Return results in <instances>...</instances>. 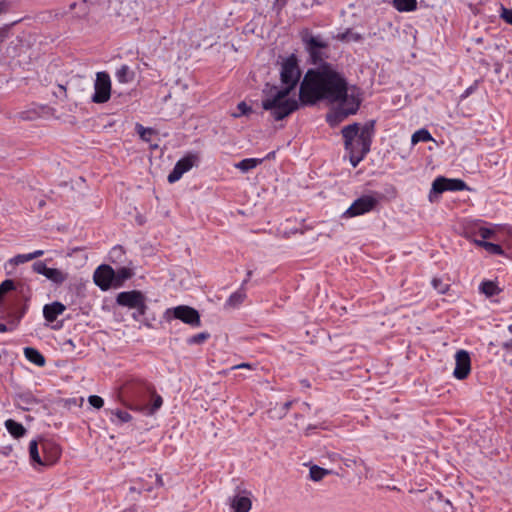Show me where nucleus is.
Here are the masks:
<instances>
[{
  "label": "nucleus",
  "mask_w": 512,
  "mask_h": 512,
  "mask_svg": "<svg viewBox=\"0 0 512 512\" xmlns=\"http://www.w3.org/2000/svg\"><path fill=\"white\" fill-rule=\"evenodd\" d=\"M299 97L303 104H315L320 100L338 103L334 114L328 116L331 124L355 114L361 103L359 89L349 87L344 76L328 64L306 73L300 85Z\"/></svg>",
  "instance_id": "1"
},
{
  "label": "nucleus",
  "mask_w": 512,
  "mask_h": 512,
  "mask_svg": "<svg viewBox=\"0 0 512 512\" xmlns=\"http://www.w3.org/2000/svg\"><path fill=\"white\" fill-rule=\"evenodd\" d=\"M280 76L285 87L275 88V93L262 101V108L269 111L276 121L284 119L298 108V102L288 97L301 76L295 55L292 54L283 61Z\"/></svg>",
  "instance_id": "2"
},
{
  "label": "nucleus",
  "mask_w": 512,
  "mask_h": 512,
  "mask_svg": "<svg viewBox=\"0 0 512 512\" xmlns=\"http://www.w3.org/2000/svg\"><path fill=\"white\" fill-rule=\"evenodd\" d=\"M153 393V385L142 378L131 377L119 389V399L123 405L133 411L145 409V403Z\"/></svg>",
  "instance_id": "3"
},
{
  "label": "nucleus",
  "mask_w": 512,
  "mask_h": 512,
  "mask_svg": "<svg viewBox=\"0 0 512 512\" xmlns=\"http://www.w3.org/2000/svg\"><path fill=\"white\" fill-rule=\"evenodd\" d=\"M346 151H356L368 154L375 133V121L371 120L364 125L353 123L344 126L341 130Z\"/></svg>",
  "instance_id": "4"
},
{
  "label": "nucleus",
  "mask_w": 512,
  "mask_h": 512,
  "mask_svg": "<svg viewBox=\"0 0 512 512\" xmlns=\"http://www.w3.org/2000/svg\"><path fill=\"white\" fill-rule=\"evenodd\" d=\"M303 42L313 64L323 65L322 63L328 57V42L320 36L313 35H305Z\"/></svg>",
  "instance_id": "5"
},
{
  "label": "nucleus",
  "mask_w": 512,
  "mask_h": 512,
  "mask_svg": "<svg viewBox=\"0 0 512 512\" xmlns=\"http://www.w3.org/2000/svg\"><path fill=\"white\" fill-rule=\"evenodd\" d=\"M164 316L167 320L178 319L185 324L192 327H199L201 325L200 314L193 307L187 305H179L173 308H168Z\"/></svg>",
  "instance_id": "6"
},
{
  "label": "nucleus",
  "mask_w": 512,
  "mask_h": 512,
  "mask_svg": "<svg viewBox=\"0 0 512 512\" xmlns=\"http://www.w3.org/2000/svg\"><path fill=\"white\" fill-rule=\"evenodd\" d=\"M95 92L92 96L94 103H105L111 96V80L106 72H98L94 84Z\"/></svg>",
  "instance_id": "7"
},
{
  "label": "nucleus",
  "mask_w": 512,
  "mask_h": 512,
  "mask_svg": "<svg viewBox=\"0 0 512 512\" xmlns=\"http://www.w3.org/2000/svg\"><path fill=\"white\" fill-rule=\"evenodd\" d=\"M466 188L467 185L463 180L438 177L432 183L429 197L431 200L433 194H441L444 191H463Z\"/></svg>",
  "instance_id": "8"
},
{
  "label": "nucleus",
  "mask_w": 512,
  "mask_h": 512,
  "mask_svg": "<svg viewBox=\"0 0 512 512\" xmlns=\"http://www.w3.org/2000/svg\"><path fill=\"white\" fill-rule=\"evenodd\" d=\"M145 301L146 297L138 290L120 292L116 297L118 305L131 309L140 308V313L143 311Z\"/></svg>",
  "instance_id": "9"
},
{
  "label": "nucleus",
  "mask_w": 512,
  "mask_h": 512,
  "mask_svg": "<svg viewBox=\"0 0 512 512\" xmlns=\"http://www.w3.org/2000/svg\"><path fill=\"white\" fill-rule=\"evenodd\" d=\"M378 200L372 195H364L356 199L352 205L346 210L345 215L355 217L365 214L374 209Z\"/></svg>",
  "instance_id": "10"
},
{
  "label": "nucleus",
  "mask_w": 512,
  "mask_h": 512,
  "mask_svg": "<svg viewBox=\"0 0 512 512\" xmlns=\"http://www.w3.org/2000/svg\"><path fill=\"white\" fill-rule=\"evenodd\" d=\"M115 278V271L109 265H100L93 275L95 284L102 290H108L112 285L115 286Z\"/></svg>",
  "instance_id": "11"
},
{
  "label": "nucleus",
  "mask_w": 512,
  "mask_h": 512,
  "mask_svg": "<svg viewBox=\"0 0 512 512\" xmlns=\"http://www.w3.org/2000/svg\"><path fill=\"white\" fill-rule=\"evenodd\" d=\"M455 369L453 376L458 380L468 377L471 371V359L466 350H458L455 354Z\"/></svg>",
  "instance_id": "12"
},
{
  "label": "nucleus",
  "mask_w": 512,
  "mask_h": 512,
  "mask_svg": "<svg viewBox=\"0 0 512 512\" xmlns=\"http://www.w3.org/2000/svg\"><path fill=\"white\" fill-rule=\"evenodd\" d=\"M197 157L194 155H188L177 161L173 170L168 175V182L174 183L178 181L184 173L189 171L193 166Z\"/></svg>",
  "instance_id": "13"
},
{
  "label": "nucleus",
  "mask_w": 512,
  "mask_h": 512,
  "mask_svg": "<svg viewBox=\"0 0 512 512\" xmlns=\"http://www.w3.org/2000/svg\"><path fill=\"white\" fill-rule=\"evenodd\" d=\"M40 447L43 454V466H51L59 459L61 448L53 441L42 440Z\"/></svg>",
  "instance_id": "14"
},
{
  "label": "nucleus",
  "mask_w": 512,
  "mask_h": 512,
  "mask_svg": "<svg viewBox=\"0 0 512 512\" xmlns=\"http://www.w3.org/2000/svg\"><path fill=\"white\" fill-rule=\"evenodd\" d=\"M427 507L432 512H454L451 502L444 499L439 493H434L429 497Z\"/></svg>",
  "instance_id": "15"
},
{
  "label": "nucleus",
  "mask_w": 512,
  "mask_h": 512,
  "mask_svg": "<svg viewBox=\"0 0 512 512\" xmlns=\"http://www.w3.org/2000/svg\"><path fill=\"white\" fill-rule=\"evenodd\" d=\"M233 512H249L252 507L251 499L242 494H236L230 500Z\"/></svg>",
  "instance_id": "16"
},
{
  "label": "nucleus",
  "mask_w": 512,
  "mask_h": 512,
  "mask_svg": "<svg viewBox=\"0 0 512 512\" xmlns=\"http://www.w3.org/2000/svg\"><path fill=\"white\" fill-rule=\"evenodd\" d=\"M65 309V305L57 301L51 304H46L43 308L44 318L48 322H53L59 315H61L65 311Z\"/></svg>",
  "instance_id": "17"
},
{
  "label": "nucleus",
  "mask_w": 512,
  "mask_h": 512,
  "mask_svg": "<svg viewBox=\"0 0 512 512\" xmlns=\"http://www.w3.org/2000/svg\"><path fill=\"white\" fill-rule=\"evenodd\" d=\"M105 413L110 415V421L115 425L128 423L132 420L130 413L120 409H105Z\"/></svg>",
  "instance_id": "18"
},
{
  "label": "nucleus",
  "mask_w": 512,
  "mask_h": 512,
  "mask_svg": "<svg viewBox=\"0 0 512 512\" xmlns=\"http://www.w3.org/2000/svg\"><path fill=\"white\" fill-rule=\"evenodd\" d=\"M150 397L152 398V404L149 405L146 401L145 409L140 410L139 412L144 413L145 415H153L163 404V399L160 395H158L153 388V393H150Z\"/></svg>",
  "instance_id": "19"
},
{
  "label": "nucleus",
  "mask_w": 512,
  "mask_h": 512,
  "mask_svg": "<svg viewBox=\"0 0 512 512\" xmlns=\"http://www.w3.org/2000/svg\"><path fill=\"white\" fill-rule=\"evenodd\" d=\"M24 355L31 363L43 367L46 363L44 356L35 348L26 347L24 348Z\"/></svg>",
  "instance_id": "20"
},
{
  "label": "nucleus",
  "mask_w": 512,
  "mask_h": 512,
  "mask_svg": "<svg viewBox=\"0 0 512 512\" xmlns=\"http://www.w3.org/2000/svg\"><path fill=\"white\" fill-rule=\"evenodd\" d=\"M45 277L56 285H62L68 279V273L57 268H49Z\"/></svg>",
  "instance_id": "21"
},
{
  "label": "nucleus",
  "mask_w": 512,
  "mask_h": 512,
  "mask_svg": "<svg viewBox=\"0 0 512 512\" xmlns=\"http://www.w3.org/2000/svg\"><path fill=\"white\" fill-rule=\"evenodd\" d=\"M116 79L120 83H130L134 80L135 73L128 65H122L115 73Z\"/></svg>",
  "instance_id": "22"
},
{
  "label": "nucleus",
  "mask_w": 512,
  "mask_h": 512,
  "mask_svg": "<svg viewBox=\"0 0 512 512\" xmlns=\"http://www.w3.org/2000/svg\"><path fill=\"white\" fill-rule=\"evenodd\" d=\"M246 298V292L244 288H240L238 291L230 295L225 303V307L235 308L244 302Z\"/></svg>",
  "instance_id": "23"
},
{
  "label": "nucleus",
  "mask_w": 512,
  "mask_h": 512,
  "mask_svg": "<svg viewBox=\"0 0 512 512\" xmlns=\"http://www.w3.org/2000/svg\"><path fill=\"white\" fill-rule=\"evenodd\" d=\"M5 426H6L7 430L9 431V433L16 438L22 437L26 432V430L22 424L14 421L12 419L7 420L5 422Z\"/></svg>",
  "instance_id": "24"
},
{
  "label": "nucleus",
  "mask_w": 512,
  "mask_h": 512,
  "mask_svg": "<svg viewBox=\"0 0 512 512\" xmlns=\"http://www.w3.org/2000/svg\"><path fill=\"white\" fill-rule=\"evenodd\" d=\"M260 163H262V159L257 158H247L235 164V167L242 172H248L251 169L257 167Z\"/></svg>",
  "instance_id": "25"
},
{
  "label": "nucleus",
  "mask_w": 512,
  "mask_h": 512,
  "mask_svg": "<svg viewBox=\"0 0 512 512\" xmlns=\"http://www.w3.org/2000/svg\"><path fill=\"white\" fill-rule=\"evenodd\" d=\"M433 137L427 129H419L413 133L411 137L412 145H416L419 142H429L432 141Z\"/></svg>",
  "instance_id": "26"
},
{
  "label": "nucleus",
  "mask_w": 512,
  "mask_h": 512,
  "mask_svg": "<svg viewBox=\"0 0 512 512\" xmlns=\"http://www.w3.org/2000/svg\"><path fill=\"white\" fill-rule=\"evenodd\" d=\"M29 455L33 463L43 466V456H40L38 443L35 440L29 444Z\"/></svg>",
  "instance_id": "27"
},
{
  "label": "nucleus",
  "mask_w": 512,
  "mask_h": 512,
  "mask_svg": "<svg viewBox=\"0 0 512 512\" xmlns=\"http://www.w3.org/2000/svg\"><path fill=\"white\" fill-rule=\"evenodd\" d=\"M331 471L324 469L322 467H319L317 465H313L310 467L309 476L310 479L313 481H320L322 480L326 475L330 474Z\"/></svg>",
  "instance_id": "28"
},
{
  "label": "nucleus",
  "mask_w": 512,
  "mask_h": 512,
  "mask_svg": "<svg viewBox=\"0 0 512 512\" xmlns=\"http://www.w3.org/2000/svg\"><path fill=\"white\" fill-rule=\"evenodd\" d=\"M416 5V0H394V6L398 11H413Z\"/></svg>",
  "instance_id": "29"
},
{
  "label": "nucleus",
  "mask_w": 512,
  "mask_h": 512,
  "mask_svg": "<svg viewBox=\"0 0 512 512\" xmlns=\"http://www.w3.org/2000/svg\"><path fill=\"white\" fill-rule=\"evenodd\" d=\"M480 290L486 296L491 297L499 293L498 286L492 281H484L480 286Z\"/></svg>",
  "instance_id": "30"
},
{
  "label": "nucleus",
  "mask_w": 512,
  "mask_h": 512,
  "mask_svg": "<svg viewBox=\"0 0 512 512\" xmlns=\"http://www.w3.org/2000/svg\"><path fill=\"white\" fill-rule=\"evenodd\" d=\"M115 274V286H119L124 280H127L132 276V272L128 268H121L117 272H115Z\"/></svg>",
  "instance_id": "31"
},
{
  "label": "nucleus",
  "mask_w": 512,
  "mask_h": 512,
  "mask_svg": "<svg viewBox=\"0 0 512 512\" xmlns=\"http://www.w3.org/2000/svg\"><path fill=\"white\" fill-rule=\"evenodd\" d=\"M210 337V334L207 332H201L196 335H193L187 339V343L189 345H197L202 344Z\"/></svg>",
  "instance_id": "32"
},
{
  "label": "nucleus",
  "mask_w": 512,
  "mask_h": 512,
  "mask_svg": "<svg viewBox=\"0 0 512 512\" xmlns=\"http://www.w3.org/2000/svg\"><path fill=\"white\" fill-rule=\"evenodd\" d=\"M337 39L341 41H354L357 42L361 39V36L358 33H355L351 30H347L345 33H341L337 35Z\"/></svg>",
  "instance_id": "33"
},
{
  "label": "nucleus",
  "mask_w": 512,
  "mask_h": 512,
  "mask_svg": "<svg viewBox=\"0 0 512 512\" xmlns=\"http://www.w3.org/2000/svg\"><path fill=\"white\" fill-rule=\"evenodd\" d=\"M15 289V283L11 279L4 280L0 284V301H2L4 295L8 293L9 291H12Z\"/></svg>",
  "instance_id": "34"
},
{
  "label": "nucleus",
  "mask_w": 512,
  "mask_h": 512,
  "mask_svg": "<svg viewBox=\"0 0 512 512\" xmlns=\"http://www.w3.org/2000/svg\"><path fill=\"white\" fill-rule=\"evenodd\" d=\"M349 154V160L353 167H357L358 164L364 159L367 155L366 153L357 152L356 151H347Z\"/></svg>",
  "instance_id": "35"
},
{
  "label": "nucleus",
  "mask_w": 512,
  "mask_h": 512,
  "mask_svg": "<svg viewBox=\"0 0 512 512\" xmlns=\"http://www.w3.org/2000/svg\"><path fill=\"white\" fill-rule=\"evenodd\" d=\"M482 247L491 254L501 255L503 250L500 245L491 242L483 243Z\"/></svg>",
  "instance_id": "36"
},
{
  "label": "nucleus",
  "mask_w": 512,
  "mask_h": 512,
  "mask_svg": "<svg viewBox=\"0 0 512 512\" xmlns=\"http://www.w3.org/2000/svg\"><path fill=\"white\" fill-rule=\"evenodd\" d=\"M31 256L30 254H19V255H16L15 257H13L12 259L9 260V264L11 265H19V264H23L25 262H28V261H31Z\"/></svg>",
  "instance_id": "37"
},
{
  "label": "nucleus",
  "mask_w": 512,
  "mask_h": 512,
  "mask_svg": "<svg viewBox=\"0 0 512 512\" xmlns=\"http://www.w3.org/2000/svg\"><path fill=\"white\" fill-rule=\"evenodd\" d=\"M238 113H233L232 116L235 118L241 117L243 115H248L252 109L245 102H240L237 105Z\"/></svg>",
  "instance_id": "38"
},
{
  "label": "nucleus",
  "mask_w": 512,
  "mask_h": 512,
  "mask_svg": "<svg viewBox=\"0 0 512 512\" xmlns=\"http://www.w3.org/2000/svg\"><path fill=\"white\" fill-rule=\"evenodd\" d=\"M32 268L34 272L41 274L43 276H46L47 271L49 270V267H47L45 262L43 261L34 262Z\"/></svg>",
  "instance_id": "39"
},
{
  "label": "nucleus",
  "mask_w": 512,
  "mask_h": 512,
  "mask_svg": "<svg viewBox=\"0 0 512 512\" xmlns=\"http://www.w3.org/2000/svg\"><path fill=\"white\" fill-rule=\"evenodd\" d=\"M88 402L91 406H93L96 409H100L104 405V400L100 396H97V395L89 396Z\"/></svg>",
  "instance_id": "40"
},
{
  "label": "nucleus",
  "mask_w": 512,
  "mask_h": 512,
  "mask_svg": "<svg viewBox=\"0 0 512 512\" xmlns=\"http://www.w3.org/2000/svg\"><path fill=\"white\" fill-rule=\"evenodd\" d=\"M137 132L138 134L140 135V137L145 140V141H148L149 138L147 135H151L152 134V129L150 128H144L142 125H137Z\"/></svg>",
  "instance_id": "41"
},
{
  "label": "nucleus",
  "mask_w": 512,
  "mask_h": 512,
  "mask_svg": "<svg viewBox=\"0 0 512 512\" xmlns=\"http://www.w3.org/2000/svg\"><path fill=\"white\" fill-rule=\"evenodd\" d=\"M432 285L440 293H445L447 291V289H448V286L446 284H443L440 279H433L432 280Z\"/></svg>",
  "instance_id": "42"
},
{
  "label": "nucleus",
  "mask_w": 512,
  "mask_h": 512,
  "mask_svg": "<svg viewBox=\"0 0 512 512\" xmlns=\"http://www.w3.org/2000/svg\"><path fill=\"white\" fill-rule=\"evenodd\" d=\"M478 234L481 236L482 239H488L492 237L494 231L486 227H481L479 228Z\"/></svg>",
  "instance_id": "43"
},
{
  "label": "nucleus",
  "mask_w": 512,
  "mask_h": 512,
  "mask_svg": "<svg viewBox=\"0 0 512 512\" xmlns=\"http://www.w3.org/2000/svg\"><path fill=\"white\" fill-rule=\"evenodd\" d=\"M147 305H146V301L144 302V308H143V311L140 313V308H134L135 309V312L132 314V318L136 321H139L140 320V317L145 315L146 311H147Z\"/></svg>",
  "instance_id": "44"
},
{
  "label": "nucleus",
  "mask_w": 512,
  "mask_h": 512,
  "mask_svg": "<svg viewBox=\"0 0 512 512\" xmlns=\"http://www.w3.org/2000/svg\"><path fill=\"white\" fill-rule=\"evenodd\" d=\"M501 16L507 23L512 25V9L503 8Z\"/></svg>",
  "instance_id": "45"
},
{
  "label": "nucleus",
  "mask_w": 512,
  "mask_h": 512,
  "mask_svg": "<svg viewBox=\"0 0 512 512\" xmlns=\"http://www.w3.org/2000/svg\"><path fill=\"white\" fill-rule=\"evenodd\" d=\"M252 365L250 363H241L233 366L231 369H252Z\"/></svg>",
  "instance_id": "46"
},
{
  "label": "nucleus",
  "mask_w": 512,
  "mask_h": 512,
  "mask_svg": "<svg viewBox=\"0 0 512 512\" xmlns=\"http://www.w3.org/2000/svg\"><path fill=\"white\" fill-rule=\"evenodd\" d=\"M29 254L31 256V259L33 260V259L41 257L44 254V251L43 250H36V251L31 252Z\"/></svg>",
  "instance_id": "47"
},
{
  "label": "nucleus",
  "mask_w": 512,
  "mask_h": 512,
  "mask_svg": "<svg viewBox=\"0 0 512 512\" xmlns=\"http://www.w3.org/2000/svg\"><path fill=\"white\" fill-rule=\"evenodd\" d=\"M502 348L507 351H512V339L502 344Z\"/></svg>",
  "instance_id": "48"
},
{
  "label": "nucleus",
  "mask_w": 512,
  "mask_h": 512,
  "mask_svg": "<svg viewBox=\"0 0 512 512\" xmlns=\"http://www.w3.org/2000/svg\"><path fill=\"white\" fill-rule=\"evenodd\" d=\"M291 405H292L291 401L285 402L283 404V411H284V413H286L290 409Z\"/></svg>",
  "instance_id": "49"
},
{
  "label": "nucleus",
  "mask_w": 512,
  "mask_h": 512,
  "mask_svg": "<svg viewBox=\"0 0 512 512\" xmlns=\"http://www.w3.org/2000/svg\"><path fill=\"white\" fill-rule=\"evenodd\" d=\"M155 477H156V484L158 486H163V479H162L161 475L156 474Z\"/></svg>",
  "instance_id": "50"
},
{
  "label": "nucleus",
  "mask_w": 512,
  "mask_h": 512,
  "mask_svg": "<svg viewBox=\"0 0 512 512\" xmlns=\"http://www.w3.org/2000/svg\"><path fill=\"white\" fill-rule=\"evenodd\" d=\"M21 118L24 120H33L34 117L30 116L28 113H21Z\"/></svg>",
  "instance_id": "51"
},
{
  "label": "nucleus",
  "mask_w": 512,
  "mask_h": 512,
  "mask_svg": "<svg viewBox=\"0 0 512 512\" xmlns=\"http://www.w3.org/2000/svg\"><path fill=\"white\" fill-rule=\"evenodd\" d=\"M252 272L251 271H248L247 272V276H246V279L243 281L242 285H241V288H244V285L248 282L250 276H251Z\"/></svg>",
  "instance_id": "52"
},
{
  "label": "nucleus",
  "mask_w": 512,
  "mask_h": 512,
  "mask_svg": "<svg viewBox=\"0 0 512 512\" xmlns=\"http://www.w3.org/2000/svg\"><path fill=\"white\" fill-rule=\"evenodd\" d=\"M6 331H8L7 326L5 324H3V323H0V332L4 333Z\"/></svg>",
  "instance_id": "53"
},
{
  "label": "nucleus",
  "mask_w": 512,
  "mask_h": 512,
  "mask_svg": "<svg viewBox=\"0 0 512 512\" xmlns=\"http://www.w3.org/2000/svg\"><path fill=\"white\" fill-rule=\"evenodd\" d=\"M474 242H475L476 245H478L480 247H482L483 243H487V241H484V239L483 240H475Z\"/></svg>",
  "instance_id": "54"
},
{
  "label": "nucleus",
  "mask_w": 512,
  "mask_h": 512,
  "mask_svg": "<svg viewBox=\"0 0 512 512\" xmlns=\"http://www.w3.org/2000/svg\"><path fill=\"white\" fill-rule=\"evenodd\" d=\"M122 512H137L136 508L135 507H130L128 509H125L124 511Z\"/></svg>",
  "instance_id": "55"
},
{
  "label": "nucleus",
  "mask_w": 512,
  "mask_h": 512,
  "mask_svg": "<svg viewBox=\"0 0 512 512\" xmlns=\"http://www.w3.org/2000/svg\"><path fill=\"white\" fill-rule=\"evenodd\" d=\"M65 345H70L72 347H75L73 341L71 339H68L66 342H65Z\"/></svg>",
  "instance_id": "56"
},
{
  "label": "nucleus",
  "mask_w": 512,
  "mask_h": 512,
  "mask_svg": "<svg viewBox=\"0 0 512 512\" xmlns=\"http://www.w3.org/2000/svg\"><path fill=\"white\" fill-rule=\"evenodd\" d=\"M18 322H19V319L12 321L13 327L17 326Z\"/></svg>",
  "instance_id": "57"
},
{
  "label": "nucleus",
  "mask_w": 512,
  "mask_h": 512,
  "mask_svg": "<svg viewBox=\"0 0 512 512\" xmlns=\"http://www.w3.org/2000/svg\"><path fill=\"white\" fill-rule=\"evenodd\" d=\"M508 331L512 334V324L508 326Z\"/></svg>",
  "instance_id": "58"
},
{
  "label": "nucleus",
  "mask_w": 512,
  "mask_h": 512,
  "mask_svg": "<svg viewBox=\"0 0 512 512\" xmlns=\"http://www.w3.org/2000/svg\"><path fill=\"white\" fill-rule=\"evenodd\" d=\"M3 11V5L0 3V13Z\"/></svg>",
  "instance_id": "59"
},
{
  "label": "nucleus",
  "mask_w": 512,
  "mask_h": 512,
  "mask_svg": "<svg viewBox=\"0 0 512 512\" xmlns=\"http://www.w3.org/2000/svg\"><path fill=\"white\" fill-rule=\"evenodd\" d=\"M273 155H274V152H271V153L268 155V158H269V157H273Z\"/></svg>",
  "instance_id": "60"
},
{
  "label": "nucleus",
  "mask_w": 512,
  "mask_h": 512,
  "mask_svg": "<svg viewBox=\"0 0 512 512\" xmlns=\"http://www.w3.org/2000/svg\"><path fill=\"white\" fill-rule=\"evenodd\" d=\"M273 155H274V152H271V153L268 155V158H269V157H273Z\"/></svg>",
  "instance_id": "61"
},
{
  "label": "nucleus",
  "mask_w": 512,
  "mask_h": 512,
  "mask_svg": "<svg viewBox=\"0 0 512 512\" xmlns=\"http://www.w3.org/2000/svg\"><path fill=\"white\" fill-rule=\"evenodd\" d=\"M130 491L135 492V488L131 487Z\"/></svg>",
  "instance_id": "62"
}]
</instances>
